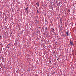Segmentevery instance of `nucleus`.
Instances as JSON below:
<instances>
[{
  "instance_id": "obj_6",
  "label": "nucleus",
  "mask_w": 76,
  "mask_h": 76,
  "mask_svg": "<svg viewBox=\"0 0 76 76\" xmlns=\"http://www.w3.org/2000/svg\"><path fill=\"white\" fill-rule=\"evenodd\" d=\"M37 12L38 13H39V10H37Z\"/></svg>"
},
{
  "instance_id": "obj_5",
  "label": "nucleus",
  "mask_w": 76,
  "mask_h": 76,
  "mask_svg": "<svg viewBox=\"0 0 76 76\" xmlns=\"http://www.w3.org/2000/svg\"><path fill=\"white\" fill-rule=\"evenodd\" d=\"M45 31H46V32H47V28L46 27L45 28Z\"/></svg>"
},
{
  "instance_id": "obj_4",
  "label": "nucleus",
  "mask_w": 76,
  "mask_h": 76,
  "mask_svg": "<svg viewBox=\"0 0 76 76\" xmlns=\"http://www.w3.org/2000/svg\"><path fill=\"white\" fill-rule=\"evenodd\" d=\"M69 32H68V31H66V35H67V36H68L69 35Z\"/></svg>"
},
{
  "instance_id": "obj_9",
  "label": "nucleus",
  "mask_w": 76,
  "mask_h": 76,
  "mask_svg": "<svg viewBox=\"0 0 76 76\" xmlns=\"http://www.w3.org/2000/svg\"><path fill=\"white\" fill-rule=\"evenodd\" d=\"M37 6H38V7H39V4H37Z\"/></svg>"
},
{
  "instance_id": "obj_8",
  "label": "nucleus",
  "mask_w": 76,
  "mask_h": 76,
  "mask_svg": "<svg viewBox=\"0 0 76 76\" xmlns=\"http://www.w3.org/2000/svg\"><path fill=\"white\" fill-rule=\"evenodd\" d=\"M28 10V7H27L26 9V10Z\"/></svg>"
},
{
  "instance_id": "obj_1",
  "label": "nucleus",
  "mask_w": 76,
  "mask_h": 76,
  "mask_svg": "<svg viewBox=\"0 0 76 76\" xmlns=\"http://www.w3.org/2000/svg\"><path fill=\"white\" fill-rule=\"evenodd\" d=\"M10 45H7V48H8V49H9L10 48Z\"/></svg>"
},
{
  "instance_id": "obj_11",
  "label": "nucleus",
  "mask_w": 76,
  "mask_h": 76,
  "mask_svg": "<svg viewBox=\"0 0 76 76\" xmlns=\"http://www.w3.org/2000/svg\"><path fill=\"white\" fill-rule=\"evenodd\" d=\"M62 23L61 22V23Z\"/></svg>"
},
{
  "instance_id": "obj_3",
  "label": "nucleus",
  "mask_w": 76,
  "mask_h": 76,
  "mask_svg": "<svg viewBox=\"0 0 76 76\" xmlns=\"http://www.w3.org/2000/svg\"><path fill=\"white\" fill-rule=\"evenodd\" d=\"M51 32H54V29L53 28L51 30Z\"/></svg>"
},
{
  "instance_id": "obj_2",
  "label": "nucleus",
  "mask_w": 76,
  "mask_h": 76,
  "mask_svg": "<svg viewBox=\"0 0 76 76\" xmlns=\"http://www.w3.org/2000/svg\"><path fill=\"white\" fill-rule=\"evenodd\" d=\"M70 42L71 45V46H72L73 45V42H72V41H70Z\"/></svg>"
},
{
  "instance_id": "obj_10",
  "label": "nucleus",
  "mask_w": 76,
  "mask_h": 76,
  "mask_svg": "<svg viewBox=\"0 0 76 76\" xmlns=\"http://www.w3.org/2000/svg\"><path fill=\"white\" fill-rule=\"evenodd\" d=\"M38 3H37L36 4H37Z\"/></svg>"
},
{
  "instance_id": "obj_7",
  "label": "nucleus",
  "mask_w": 76,
  "mask_h": 76,
  "mask_svg": "<svg viewBox=\"0 0 76 76\" xmlns=\"http://www.w3.org/2000/svg\"><path fill=\"white\" fill-rule=\"evenodd\" d=\"M49 63H51V61H49Z\"/></svg>"
},
{
  "instance_id": "obj_12",
  "label": "nucleus",
  "mask_w": 76,
  "mask_h": 76,
  "mask_svg": "<svg viewBox=\"0 0 76 76\" xmlns=\"http://www.w3.org/2000/svg\"><path fill=\"white\" fill-rule=\"evenodd\" d=\"M1 36H0V38H1Z\"/></svg>"
}]
</instances>
